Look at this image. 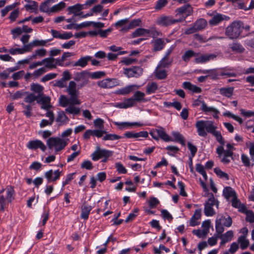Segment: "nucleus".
I'll list each match as a JSON object with an SVG mask.
<instances>
[{
  "mask_svg": "<svg viewBox=\"0 0 254 254\" xmlns=\"http://www.w3.org/2000/svg\"><path fill=\"white\" fill-rule=\"evenodd\" d=\"M66 90L70 95L78 93V90L76 89V83L73 81H70L69 82L68 87L67 88Z\"/></svg>",
  "mask_w": 254,
  "mask_h": 254,
  "instance_id": "obj_35",
  "label": "nucleus"
},
{
  "mask_svg": "<svg viewBox=\"0 0 254 254\" xmlns=\"http://www.w3.org/2000/svg\"><path fill=\"white\" fill-rule=\"evenodd\" d=\"M181 20H178L177 19H174L172 16H164L160 18L158 20V23L164 26H168L176 23L181 22Z\"/></svg>",
  "mask_w": 254,
  "mask_h": 254,
  "instance_id": "obj_10",
  "label": "nucleus"
},
{
  "mask_svg": "<svg viewBox=\"0 0 254 254\" xmlns=\"http://www.w3.org/2000/svg\"><path fill=\"white\" fill-rule=\"evenodd\" d=\"M143 72V69L138 66H134L132 68H125L124 74L128 78L131 77H138Z\"/></svg>",
  "mask_w": 254,
  "mask_h": 254,
  "instance_id": "obj_7",
  "label": "nucleus"
},
{
  "mask_svg": "<svg viewBox=\"0 0 254 254\" xmlns=\"http://www.w3.org/2000/svg\"><path fill=\"white\" fill-rule=\"evenodd\" d=\"M31 90L35 93H38L37 96H39V97L44 95V87L38 83H32L31 84Z\"/></svg>",
  "mask_w": 254,
  "mask_h": 254,
  "instance_id": "obj_24",
  "label": "nucleus"
},
{
  "mask_svg": "<svg viewBox=\"0 0 254 254\" xmlns=\"http://www.w3.org/2000/svg\"><path fill=\"white\" fill-rule=\"evenodd\" d=\"M65 3L61 1L59 3L53 6L50 9V12H56L59 11L65 7Z\"/></svg>",
  "mask_w": 254,
  "mask_h": 254,
  "instance_id": "obj_40",
  "label": "nucleus"
},
{
  "mask_svg": "<svg viewBox=\"0 0 254 254\" xmlns=\"http://www.w3.org/2000/svg\"><path fill=\"white\" fill-rule=\"evenodd\" d=\"M168 3L167 0H158L154 7L156 10H160Z\"/></svg>",
  "mask_w": 254,
  "mask_h": 254,
  "instance_id": "obj_61",
  "label": "nucleus"
},
{
  "mask_svg": "<svg viewBox=\"0 0 254 254\" xmlns=\"http://www.w3.org/2000/svg\"><path fill=\"white\" fill-rule=\"evenodd\" d=\"M199 54V53H195L192 50H189L185 52L182 58L184 62H188L190 58L198 57Z\"/></svg>",
  "mask_w": 254,
  "mask_h": 254,
  "instance_id": "obj_21",
  "label": "nucleus"
},
{
  "mask_svg": "<svg viewBox=\"0 0 254 254\" xmlns=\"http://www.w3.org/2000/svg\"><path fill=\"white\" fill-rule=\"evenodd\" d=\"M51 102V98L49 96H44L42 97L41 96L40 98L37 100V103L42 104L41 108L48 110L52 106L50 104Z\"/></svg>",
  "mask_w": 254,
  "mask_h": 254,
  "instance_id": "obj_17",
  "label": "nucleus"
},
{
  "mask_svg": "<svg viewBox=\"0 0 254 254\" xmlns=\"http://www.w3.org/2000/svg\"><path fill=\"white\" fill-rule=\"evenodd\" d=\"M193 24L195 27L196 28V30L200 31L204 29L206 27L207 22L205 19L200 18L195 21Z\"/></svg>",
  "mask_w": 254,
  "mask_h": 254,
  "instance_id": "obj_25",
  "label": "nucleus"
},
{
  "mask_svg": "<svg viewBox=\"0 0 254 254\" xmlns=\"http://www.w3.org/2000/svg\"><path fill=\"white\" fill-rule=\"evenodd\" d=\"M238 242L240 244L242 250H246L250 245L249 241L246 239V236H240L238 239Z\"/></svg>",
  "mask_w": 254,
  "mask_h": 254,
  "instance_id": "obj_27",
  "label": "nucleus"
},
{
  "mask_svg": "<svg viewBox=\"0 0 254 254\" xmlns=\"http://www.w3.org/2000/svg\"><path fill=\"white\" fill-rule=\"evenodd\" d=\"M172 51V49H169L167 51L165 55L160 61V64L158 65L157 67H162L165 68L172 64V60H169V56L171 54Z\"/></svg>",
  "mask_w": 254,
  "mask_h": 254,
  "instance_id": "obj_16",
  "label": "nucleus"
},
{
  "mask_svg": "<svg viewBox=\"0 0 254 254\" xmlns=\"http://www.w3.org/2000/svg\"><path fill=\"white\" fill-rule=\"evenodd\" d=\"M204 212L206 216H212L215 214V211L212 207L204 205Z\"/></svg>",
  "mask_w": 254,
  "mask_h": 254,
  "instance_id": "obj_51",
  "label": "nucleus"
},
{
  "mask_svg": "<svg viewBox=\"0 0 254 254\" xmlns=\"http://www.w3.org/2000/svg\"><path fill=\"white\" fill-rule=\"evenodd\" d=\"M115 167L119 174H125L127 173V170L120 162H117L115 164Z\"/></svg>",
  "mask_w": 254,
  "mask_h": 254,
  "instance_id": "obj_54",
  "label": "nucleus"
},
{
  "mask_svg": "<svg viewBox=\"0 0 254 254\" xmlns=\"http://www.w3.org/2000/svg\"><path fill=\"white\" fill-rule=\"evenodd\" d=\"M234 88L233 87H222L219 89L220 94L227 98H230L233 94Z\"/></svg>",
  "mask_w": 254,
  "mask_h": 254,
  "instance_id": "obj_20",
  "label": "nucleus"
},
{
  "mask_svg": "<svg viewBox=\"0 0 254 254\" xmlns=\"http://www.w3.org/2000/svg\"><path fill=\"white\" fill-rule=\"evenodd\" d=\"M55 59L53 57L47 58L43 59L42 61V65L46 63L45 66L49 68H55L56 67V65L54 64Z\"/></svg>",
  "mask_w": 254,
  "mask_h": 254,
  "instance_id": "obj_33",
  "label": "nucleus"
},
{
  "mask_svg": "<svg viewBox=\"0 0 254 254\" xmlns=\"http://www.w3.org/2000/svg\"><path fill=\"white\" fill-rule=\"evenodd\" d=\"M201 110L203 112L205 113V114H207L209 112H213L214 114L213 115V117L215 119H218L219 118V116L218 115V114L219 113V111L214 107H208L206 104L203 103L201 108Z\"/></svg>",
  "mask_w": 254,
  "mask_h": 254,
  "instance_id": "obj_18",
  "label": "nucleus"
},
{
  "mask_svg": "<svg viewBox=\"0 0 254 254\" xmlns=\"http://www.w3.org/2000/svg\"><path fill=\"white\" fill-rule=\"evenodd\" d=\"M224 156L221 159V162L225 164H228L230 162V160L228 157H232L233 158V156L234 153L232 150H225L224 151Z\"/></svg>",
  "mask_w": 254,
  "mask_h": 254,
  "instance_id": "obj_36",
  "label": "nucleus"
},
{
  "mask_svg": "<svg viewBox=\"0 0 254 254\" xmlns=\"http://www.w3.org/2000/svg\"><path fill=\"white\" fill-rule=\"evenodd\" d=\"M39 98V96H36L34 93H29L28 95L25 97L24 102L32 103L35 100L37 101V100H38Z\"/></svg>",
  "mask_w": 254,
  "mask_h": 254,
  "instance_id": "obj_44",
  "label": "nucleus"
},
{
  "mask_svg": "<svg viewBox=\"0 0 254 254\" xmlns=\"http://www.w3.org/2000/svg\"><path fill=\"white\" fill-rule=\"evenodd\" d=\"M188 147L190 151V156L191 157H193L197 151V148L196 146L193 145L190 142H188Z\"/></svg>",
  "mask_w": 254,
  "mask_h": 254,
  "instance_id": "obj_56",
  "label": "nucleus"
},
{
  "mask_svg": "<svg viewBox=\"0 0 254 254\" xmlns=\"http://www.w3.org/2000/svg\"><path fill=\"white\" fill-rule=\"evenodd\" d=\"M62 171H60L59 169L53 172L51 169L45 173V177L47 179L48 183L55 182L59 180L62 174Z\"/></svg>",
  "mask_w": 254,
  "mask_h": 254,
  "instance_id": "obj_8",
  "label": "nucleus"
},
{
  "mask_svg": "<svg viewBox=\"0 0 254 254\" xmlns=\"http://www.w3.org/2000/svg\"><path fill=\"white\" fill-rule=\"evenodd\" d=\"M158 88V86L156 82H152L150 83H148L146 86V93L147 94L154 93Z\"/></svg>",
  "mask_w": 254,
  "mask_h": 254,
  "instance_id": "obj_32",
  "label": "nucleus"
},
{
  "mask_svg": "<svg viewBox=\"0 0 254 254\" xmlns=\"http://www.w3.org/2000/svg\"><path fill=\"white\" fill-rule=\"evenodd\" d=\"M78 93L70 95L69 99V106H73L74 105H79L80 104V101L78 99Z\"/></svg>",
  "mask_w": 254,
  "mask_h": 254,
  "instance_id": "obj_46",
  "label": "nucleus"
},
{
  "mask_svg": "<svg viewBox=\"0 0 254 254\" xmlns=\"http://www.w3.org/2000/svg\"><path fill=\"white\" fill-rule=\"evenodd\" d=\"M92 207L91 205H89L84 202L81 206L80 218L84 220H87L89 218V215L91 211Z\"/></svg>",
  "mask_w": 254,
  "mask_h": 254,
  "instance_id": "obj_14",
  "label": "nucleus"
},
{
  "mask_svg": "<svg viewBox=\"0 0 254 254\" xmlns=\"http://www.w3.org/2000/svg\"><path fill=\"white\" fill-rule=\"evenodd\" d=\"M201 209H196L194 211V214L191 217L190 220V225L191 226H195L196 225H197V224H192V219H199L201 217Z\"/></svg>",
  "mask_w": 254,
  "mask_h": 254,
  "instance_id": "obj_45",
  "label": "nucleus"
},
{
  "mask_svg": "<svg viewBox=\"0 0 254 254\" xmlns=\"http://www.w3.org/2000/svg\"><path fill=\"white\" fill-rule=\"evenodd\" d=\"M231 48L233 51H236L240 53H243L245 49L239 43H234L232 44Z\"/></svg>",
  "mask_w": 254,
  "mask_h": 254,
  "instance_id": "obj_48",
  "label": "nucleus"
},
{
  "mask_svg": "<svg viewBox=\"0 0 254 254\" xmlns=\"http://www.w3.org/2000/svg\"><path fill=\"white\" fill-rule=\"evenodd\" d=\"M231 217L227 215V217L223 215H218L215 221L216 232L218 234H222L224 231V226L230 227L232 224Z\"/></svg>",
  "mask_w": 254,
  "mask_h": 254,
  "instance_id": "obj_3",
  "label": "nucleus"
},
{
  "mask_svg": "<svg viewBox=\"0 0 254 254\" xmlns=\"http://www.w3.org/2000/svg\"><path fill=\"white\" fill-rule=\"evenodd\" d=\"M47 144L50 149L55 147V152H58L64 149L67 143L64 139L58 137H51L47 140Z\"/></svg>",
  "mask_w": 254,
  "mask_h": 254,
  "instance_id": "obj_4",
  "label": "nucleus"
},
{
  "mask_svg": "<svg viewBox=\"0 0 254 254\" xmlns=\"http://www.w3.org/2000/svg\"><path fill=\"white\" fill-rule=\"evenodd\" d=\"M97 85L102 88H111L120 85V81L117 78H106L97 82Z\"/></svg>",
  "mask_w": 254,
  "mask_h": 254,
  "instance_id": "obj_6",
  "label": "nucleus"
},
{
  "mask_svg": "<svg viewBox=\"0 0 254 254\" xmlns=\"http://www.w3.org/2000/svg\"><path fill=\"white\" fill-rule=\"evenodd\" d=\"M193 38L195 40L198 41L199 43H205L212 39L211 37L207 39L206 37H203L202 35L199 34H194Z\"/></svg>",
  "mask_w": 254,
  "mask_h": 254,
  "instance_id": "obj_52",
  "label": "nucleus"
},
{
  "mask_svg": "<svg viewBox=\"0 0 254 254\" xmlns=\"http://www.w3.org/2000/svg\"><path fill=\"white\" fill-rule=\"evenodd\" d=\"M21 105L25 109V110L23 111V114L27 118H30L32 116V106L30 105H25L23 103H22Z\"/></svg>",
  "mask_w": 254,
  "mask_h": 254,
  "instance_id": "obj_49",
  "label": "nucleus"
},
{
  "mask_svg": "<svg viewBox=\"0 0 254 254\" xmlns=\"http://www.w3.org/2000/svg\"><path fill=\"white\" fill-rule=\"evenodd\" d=\"M195 127L197 128L198 134L202 137H205L207 135L205 129L208 133L213 135L217 131L215 130L217 127L213 125V122L212 121H198L195 124Z\"/></svg>",
  "mask_w": 254,
  "mask_h": 254,
  "instance_id": "obj_1",
  "label": "nucleus"
},
{
  "mask_svg": "<svg viewBox=\"0 0 254 254\" xmlns=\"http://www.w3.org/2000/svg\"><path fill=\"white\" fill-rule=\"evenodd\" d=\"M161 215L164 219L168 220L170 222L173 219L172 215L166 209L161 210Z\"/></svg>",
  "mask_w": 254,
  "mask_h": 254,
  "instance_id": "obj_63",
  "label": "nucleus"
},
{
  "mask_svg": "<svg viewBox=\"0 0 254 254\" xmlns=\"http://www.w3.org/2000/svg\"><path fill=\"white\" fill-rule=\"evenodd\" d=\"M145 95L144 93L137 90L134 92L132 97L135 102L139 103L146 102L148 101V100L144 98Z\"/></svg>",
  "mask_w": 254,
  "mask_h": 254,
  "instance_id": "obj_22",
  "label": "nucleus"
},
{
  "mask_svg": "<svg viewBox=\"0 0 254 254\" xmlns=\"http://www.w3.org/2000/svg\"><path fill=\"white\" fill-rule=\"evenodd\" d=\"M165 43L164 40L161 38H158L155 40L154 43L153 51H159L162 50Z\"/></svg>",
  "mask_w": 254,
  "mask_h": 254,
  "instance_id": "obj_29",
  "label": "nucleus"
},
{
  "mask_svg": "<svg viewBox=\"0 0 254 254\" xmlns=\"http://www.w3.org/2000/svg\"><path fill=\"white\" fill-rule=\"evenodd\" d=\"M150 31L142 28H138L136 29L131 35L132 38H135L138 36H143L146 34H149Z\"/></svg>",
  "mask_w": 254,
  "mask_h": 254,
  "instance_id": "obj_30",
  "label": "nucleus"
},
{
  "mask_svg": "<svg viewBox=\"0 0 254 254\" xmlns=\"http://www.w3.org/2000/svg\"><path fill=\"white\" fill-rule=\"evenodd\" d=\"M109 150L105 149H101L99 146H97L95 151L92 154V159L96 161L103 157H107L109 156Z\"/></svg>",
  "mask_w": 254,
  "mask_h": 254,
  "instance_id": "obj_9",
  "label": "nucleus"
},
{
  "mask_svg": "<svg viewBox=\"0 0 254 254\" xmlns=\"http://www.w3.org/2000/svg\"><path fill=\"white\" fill-rule=\"evenodd\" d=\"M223 195L226 199H229L230 197H234L236 195V192L230 187H226L223 190Z\"/></svg>",
  "mask_w": 254,
  "mask_h": 254,
  "instance_id": "obj_31",
  "label": "nucleus"
},
{
  "mask_svg": "<svg viewBox=\"0 0 254 254\" xmlns=\"http://www.w3.org/2000/svg\"><path fill=\"white\" fill-rule=\"evenodd\" d=\"M210 226L211 221L209 219L205 220L202 223V227L203 228L202 230V234L204 236H206L209 233Z\"/></svg>",
  "mask_w": 254,
  "mask_h": 254,
  "instance_id": "obj_38",
  "label": "nucleus"
},
{
  "mask_svg": "<svg viewBox=\"0 0 254 254\" xmlns=\"http://www.w3.org/2000/svg\"><path fill=\"white\" fill-rule=\"evenodd\" d=\"M214 172L216 175L220 178H225L226 180H229V176L225 172H223L219 168H215L214 169Z\"/></svg>",
  "mask_w": 254,
  "mask_h": 254,
  "instance_id": "obj_41",
  "label": "nucleus"
},
{
  "mask_svg": "<svg viewBox=\"0 0 254 254\" xmlns=\"http://www.w3.org/2000/svg\"><path fill=\"white\" fill-rule=\"evenodd\" d=\"M246 220L250 223L254 222V213L252 210H249L248 212L246 214Z\"/></svg>",
  "mask_w": 254,
  "mask_h": 254,
  "instance_id": "obj_64",
  "label": "nucleus"
},
{
  "mask_svg": "<svg viewBox=\"0 0 254 254\" xmlns=\"http://www.w3.org/2000/svg\"><path fill=\"white\" fill-rule=\"evenodd\" d=\"M90 74L89 72L87 70H84L80 72H77L74 77V80L76 81H80L81 79L83 78L85 75H88Z\"/></svg>",
  "mask_w": 254,
  "mask_h": 254,
  "instance_id": "obj_53",
  "label": "nucleus"
},
{
  "mask_svg": "<svg viewBox=\"0 0 254 254\" xmlns=\"http://www.w3.org/2000/svg\"><path fill=\"white\" fill-rule=\"evenodd\" d=\"M27 147L29 149L33 150L40 148L43 151H45L46 149V147L43 142L42 141L38 139L29 141L27 145Z\"/></svg>",
  "mask_w": 254,
  "mask_h": 254,
  "instance_id": "obj_11",
  "label": "nucleus"
},
{
  "mask_svg": "<svg viewBox=\"0 0 254 254\" xmlns=\"http://www.w3.org/2000/svg\"><path fill=\"white\" fill-rule=\"evenodd\" d=\"M81 168L91 170L93 169V166L92 162L89 160H85L81 164Z\"/></svg>",
  "mask_w": 254,
  "mask_h": 254,
  "instance_id": "obj_62",
  "label": "nucleus"
},
{
  "mask_svg": "<svg viewBox=\"0 0 254 254\" xmlns=\"http://www.w3.org/2000/svg\"><path fill=\"white\" fill-rule=\"evenodd\" d=\"M216 58V55L214 54L201 55L200 56L195 58L194 62L196 64H203Z\"/></svg>",
  "mask_w": 254,
  "mask_h": 254,
  "instance_id": "obj_13",
  "label": "nucleus"
},
{
  "mask_svg": "<svg viewBox=\"0 0 254 254\" xmlns=\"http://www.w3.org/2000/svg\"><path fill=\"white\" fill-rule=\"evenodd\" d=\"M65 111L69 114L74 115H78L80 113V109L74 106H69L65 109Z\"/></svg>",
  "mask_w": 254,
  "mask_h": 254,
  "instance_id": "obj_58",
  "label": "nucleus"
},
{
  "mask_svg": "<svg viewBox=\"0 0 254 254\" xmlns=\"http://www.w3.org/2000/svg\"><path fill=\"white\" fill-rule=\"evenodd\" d=\"M135 87H138L135 85H130L116 91V93L120 95H127L135 90Z\"/></svg>",
  "mask_w": 254,
  "mask_h": 254,
  "instance_id": "obj_19",
  "label": "nucleus"
},
{
  "mask_svg": "<svg viewBox=\"0 0 254 254\" xmlns=\"http://www.w3.org/2000/svg\"><path fill=\"white\" fill-rule=\"evenodd\" d=\"M175 12L176 16L181 15V16L177 19L181 20V22H182L185 20L188 16L192 14L193 10L190 4H186L177 8L175 10Z\"/></svg>",
  "mask_w": 254,
  "mask_h": 254,
  "instance_id": "obj_5",
  "label": "nucleus"
},
{
  "mask_svg": "<svg viewBox=\"0 0 254 254\" xmlns=\"http://www.w3.org/2000/svg\"><path fill=\"white\" fill-rule=\"evenodd\" d=\"M68 121L69 119L63 111H61L58 113V117L56 119V122L64 123L67 122Z\"/></svg>",
  "mask_w": 254,
  "mask_h": 254,
  "instance_id": "obj_43",
  "label": "nucleus"
},
{
  "mask_svg": "<svg viewBox=\"0 0 254 254\" xmlns=\"http://www.w3.org/2000/svg\"><path fill=\"white\" fill-rule=\"evenodd\" d=\"M156 131L157 133L158 136L165 142L174 141L173 138L166 133L165 129L163 127H158V128L156 129Z\"/></svg>",
  "mask_w": 254,
  "mask_h": 254,
  "instance_id": "obj_15",
  "label": "nucleus"
},
{
  "mask_svg": "<svg viewBox=\"0 0 254 254\" xmlns=\"http://www.w3.org/2000/svg\"><path fill=\"white\" fill-rule=\"evenodd\" d=\"M244 28V23L241 20L233 21L225 30V34L230 39H237L239 37Z\"/></svg>",
  "mask_w": 254,
  "mask_h": 254,
  "instance_id": "obj_2",
  "label": "nucleus"
},
{
  "mask_svg": "<svg viewBox=\"0 0 254 254\" xmlns=\"http://www.w3.org/2000/svg\"><path fill=\"white\" fill-rule=\"evenodd\" d=\"M220 73L218 71V68H213L211 69V71L210 73V74H207L208 78L209 77L210 79L212 80H216L219 79V76L220 75Z\"/></svg>",
  "mask_w": 254,
  "mask_h": 254,
  "instance_id": "obj_37",
  "label": "nucleus"
},
{
  "mask_svg": "<svg viewBox=\"0 0 254 254\" xmlns=\"http://www.w3.org/2000/svg\"><path fill=\"white\" fill-rule=\"evenodd\" d=\"M109 241H111L112 242H115L117 241V238H114L112 237V235H110L109 238H108L107 240L105 242V243L103 244V246H104V248H102L99 250H98L97 252V254H104L106 253L107 249V246L109 242Z\"/></svg>",
  "mask_w": 254,
  "mask_h": 254,
  "instance_id": "obj_34",
  "label": "nucleus"
},
{
  "mask_svg": "<svg viewBox=\"0 0 254 254\" xmlns=\"http://www.w3.org/2000/svg\"><path fill=\"white\" fill-rule=\"evenodd\" d=\"M219 205V202L216 199H208L204 203V205L210 206L211 207L215 205L217 208L218 207Z\"/></svg>",
  "mask_w": 254,
  "mask_h": 254,
  "instance_id": "obj_60",
  "label": "nucleus"
},
{
  "mask_svg": "<svg viewBox=\"0 0 254 254\" xmlns=\"http://www.w3.org/2000/svg\"><path fill=\"white\" fill-rule=\"evenodd\" d=\"M19 14V10L18 8L14 9L13 11H12L9 16V19L10 20L11 22H13L15 21L16 18L18 17Z\"/></svg>",
  "mask_w": 254,
  "mask_h": 254,
  "instance_id": "obj_57",
  "label": "nucleus"
},
{
  "mask_svg": "<svg viewBox=\"0 0 254 254\" xmlns=\"http://www.w3.org/2000/svg\"><path fill=\"white\" fill-rule=\"evenodd\" d=\"M224 19L223 15L221 14H217L214 15L209 21V24L211 26L218 24Z\"/></svg>",
  "mask_w": 254,
  "mask_h": 254,
  "instance_id": "obj_26",
  "label": "nucleus"
},
{
  "mask_svg": "<svg viewBox=\"0 0 254 254\" xmlns=\"http://www.w3.org/2000/svg\"><path fill=\"white\" fill-rule=\"evenodd\" d=\"M38 7V2L36 1H32L30 4H26L24 5V7L25 8L26 10H37Z\"/></svg>",
  "mask_w": 254,
  "mask_h": 254,
  "instance_id": "obj_59",
  "label": "nucleus"
},
{
  "mask_svg": "<svg viewBox=\"0 0 254 254\" xmlns=\"http://www.w3.org/2000/svg\"><path fill=\"white\" fill-rule=\"evenodd\" d=\"M155 76L158 79H164L167 76V73L165 70H159L156 72Z\"/></svg>",
  "mask_w": 254,
  "mask_h": 254,
  "instance_id": "obj_55",
  "label": "nucleus"
},
{
  "mask_svg": "<svg viewBox=\"0 0 254 254\" xmlns=\"http://www.w3.org/2000/svg\"><path fill=\"white\" fill-rule=\"evenodd\" d=\"M92 79H99L106 75L105 71H98L88 74Z\"/></svg>",
  "mask_w": 254,
  "mask_h": 254,
  "instance_id": "obj_47",
  "label": "nucleus"
},
{
  "mask_svg": "<svg viewBox=\"0 0 254 254\" xmlns=\"http://www.w3.org/2000/svg\"><path fill=\"white\" fill-rule=\"evenodd\" d=\"M172 134L174 137V139H173V141L179 142L182 144V146H184L186 145L185 139H184L183 136L180 132L177 131H173L172 132Z\"/></svg>",
  "mask_w": 254,
  "mask_h": 254,
  "instance_id": "obj_28",
  "label": "nucleus"
},
{
  "mask_svg": "<svg viewBox=\"0 0 254 254\" xmlns=\"http://www.w3.org/2000/svg\"><path fill=\"white\" fill-rule=\"evenodd\" d=\"M234 236V233L232 230L228 231L224 234H217V237H222L224 239L227 240V242L230 241Z\"/></svg>",
  "mask_w": 254,
  "mask_h": 254,
  "instance_id": "obj_42",
  "label": "nucleus"
},
{
  "mask_svg": "<svg viewBox=\"0 0 254 254\" xmlns=\"http://www.w3.org/2000/svg\"><path fill=\"white\" fill-rule=\"evenodd\" d=\"M122 138V136L116 134H107L106 135H105L103 139L104 140H117L119 139Z\"/></svg>",
  "mask_w": 254,
  "mask_h": 254,
  "instance_id": "obj_50",
  "label": "nucleus"
},
{
  "mask_svg": "<svg viewBox=\"0 0 254 254\" xmlns=\"http://www.w3.org/2000/svg\"><path fill=\"white\" fill-rule=\"evenodd\" d=\"M83 9V5L80 3H77L72 6L68 7L67 10L68 14H73V16H80L81 14H83L82 11H80Z\"/></svg>",
  "mask_w": 254,
  "mask_h": 254,
  "instance_id": "obj_12",
  "label": "nucleus"
},
{
  "mask_svg": "<svg viewBox=\"0 0 254 254\" xmlns=\"http://www.w3.org/2000/svg\"><path fill=\"white\" fill-rule=\"evenodd\" d=\"M6 198L9 203H11L13 200L14 199L13 196L14 194V190L13 187L10 186L9 188H7L6 190Z\"/></svg>",
  "mask_w": 254,
  "mask_h": 254,
  "instance_id": "obj_39",
  "label": "nucleus"
},
{
  "mask_svg": "<svg viewBox=\"0 0 254 254\" xmlns=\"http://www.w3.org/2000/svg\"><path fill=\"white\" fill-rule=\"evenodd\" d=\"M92 57L89 56L81 57L73 64L74 66H80L85 67L88 64V62L91 60Z\"/></svg>",
  "mask_w": 254,
  "mask_h": 254,
  "instance_id": "obj_23",
  "label": "nucleus"
}]
</instances>
